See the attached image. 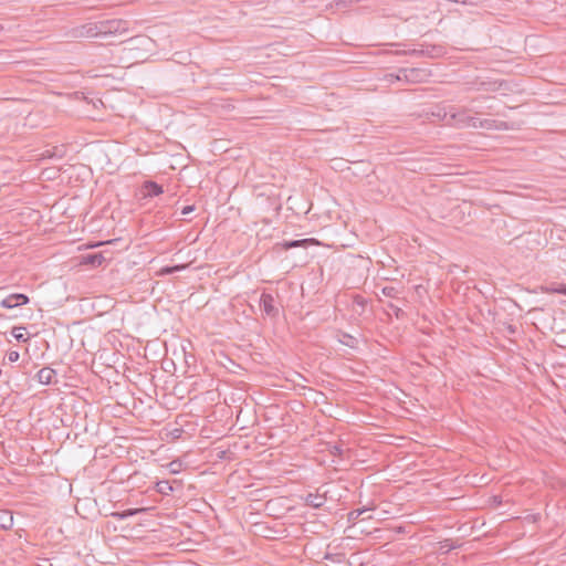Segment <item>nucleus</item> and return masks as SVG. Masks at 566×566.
<instances>
[{"instance_id":"33","label":"nucleus","mask_w":566,"mask_h":566,"mask_svg":"<svg viewBox=\"0 0 566 566\" xmlns=\"http://www.w3.org/2000/svg\"><path fill=\"white\" fill-rule=\"evenodd\" d=\"M418 53H419V54H424V51H423V50H421V51L413 50V51H412V54H418Z\"/></svg>"},{"instance_id":"7","label":"nucleus","mask_w":566,"mask_h":566,"mask_svg":"<svg viewBox=\"0 0 566 566\" xmlns=\"http://www.w3.org/2000/svg\"><path fill=\"white\" fill-rule=\"evenodd\" d=\"M99 21L90 22L75 30L76 36L101 38Z\"/></svg>"},{"instance_id":"37","label":"nucleus","mask_w":566,"mask_h":566,"mask_svg":"<svg viewBox=\"0 0 566 566\" xmlns=\"http://www.w3.org/2000/svg\"><path fill=\"white\" fill-rule=\"evenodd\" d=\"M484 85H485V83H484V82H481L479 90H480V88H482V87H484Z\"/></svg>"},{"instance_id":"31","label":"nucleus","mask_w":566,"mask_h":566,"mask_svg":"<svg viewBox=\"0 0 566 566\" xmlns=\"http://www.w3.org/2000/svg\"><path fill=\"white\" fill-rule=\"evenodd\" d=\"M441 52V48L432 46V51L428 53L430 56L439 55Z\"/></svg>"},{"instance_id":"3","label":"nucleus","mask_w":566,"mask_h":566,"mask_svg":"<svg viewBox=\"0 0 566 566\" xmlns=\"http://www.w3.org/2000/svg\"><path fill=\"white\" fill-rule=\"evenodd\" d=\"M260 307L264 315L271 318H277L280 314V310L276 306L275 297L270 294L263 292L260 297Z\"/></svg>"},{"instance_id":"2","label":"nucleus","mask_w":566,"mask_h":566,"mask_svg":"<svg viewBox=\"0 0 566 566\" xmlns=\"http://www.w3.org/2000/svg\"><path fill=\"white\" fill-rule=\"evenodd\" d=\"M468 113L469 108L467 107L458 109L454 106H448V108H444L442 120L451 126L465 127Z\"/></svg>"},{"instance_id":"13","label":"nucleus","mask_w":566,"mask_h":566,"mask_svg":"<svg viewBox=\"0 0 566 566\" xmlns=\"http://www.w3.org/2000/svg\"><path fill=\"white\" fill-rule=\"evenodd\" d=\"M13 525V515L9 510H0V528L10 530Z\"/></svg>"},{"instance_id":"36","label":"nucleus","mask_w":566,"mask_h":566,"mask_svg":"<svg viewBox=\"0 0 566 566\" xmlns=\"http://www.w3.org/2000/svg\"><path fill=\"white\" fill-rule=\"evenodd\" d=\"M509 331H511L512 333H514V332H515V328H514V327H512V326H510V327H509Z\"/></svg>"},{"instance_id":"27","label":"nucleus","mask_w":566,"mask_h":566,"mask_svg":"<svg viewBox=\"0 0 566 566\" xmlns=\"http://www.w3.org/2000/svg\"><path fill=\"white\" fill-rule=\"evenodd\" d=\"M172 273H174V270H171V266H164L158 272V275H169V274H172Z\"/></svg>"},{"instance_id":"15","label":"nucleus","mask_w":566,"mask_h":566,"mask_svg":"<svg viewBox=\"0 0 566 566\" xmlns=\"http://www.w3.org/2000/svg\"><path fill=\"white\" fill-rule=\"evenodd\" d=\"M155 490L163 495H168L174 492V486L169 481H158L155 484Z\"/></svg>"},{"instance_id":"32","label":"nucleus","mask_w":566,"mask_h":566,"mask_svg":"<svg viewBox=\"0 0 566 566\" xmlns=\"http://www.w3.org/2000/svg\"><path fill=\"white\" fill-rule=\"evenodd\" d=\"M184 269H186L185 264H178V265L171 266V270H174V273L179 272V271H181Z\"/></svg>"},{"instance_id":"14","label":"nucleus","mask_w":566,"mask_h":566,"mask_svg":"<svg viewBox=\"0 0 566 566\" xmlns=\"http://www.w3.org/2000/svg\"><path fill=\"white\" fill-rule=\"evenodd\" d=\"M324 503L325 497L319 494L308 493L305 497V504L314 509L322 507Z\"/></svg>"},{"instance_id":"8","label":"nucleus","mask_w":566,"mask_h":566,"mask_svg":"<svg viewBox=\"0 0 566 566\" xmlns=\"http://www.w3.org/2000/svg\"><path fill=\"white\" fill-rule=\"evenodd\" d=\"M105 256L102 252L87 253L81 256V264L97 268L103 264Z\"/></svg>"},{"instance_id":"34","label":"nucleus","mask_w":566,"mask_h":566,"mask_svg":"<svg viewBox=\"0 0 566 566\" xmlns=\"http://www.w3.org/2000/svg\"><path fill=\"white\" fill-rule=\"evenodd\" d=\"M340 452H342V449L338 447H335V451L333 453L336 454V453H340Z\"/></svg>"},{"instance_id":"19","label":"nucleus","mask_w":566,"mask_h":566,"mask_svg":"<svg viewBox=\"0 0 566 566\" xmlns=\"http://www.w3.org/2000/svg\"><path fill=\"white\" fill-rule=\"evenodd\" d=\"M24 331H25V327L15 326L12 328L11 334L18 342L25 343L28 340V337L24 336V333H23Z\"/></svg>"},{"instance_id":"4","label":"nucleus","mask_w":566,"mask_h":566,"mask_svg":"<svg viewBox=\"0 0 566 566\" xmlns=\"http://www.w3.org/2000/svg\"><path fill=\"white\" fill-rule=\"evenodd\" d=\"M30 302V298L27 294L23 293H13L4 297L0 302V306L3 308H14L21 305H25Z\"/></svg>"},{"instance_id":"39","label":"nucleus","mask_w":566,"mask_h":566,"mask_svg":"<svg viewBox=\"0 0 566 566\" xmlns=\"http://www.w3.org/2000/svg\"><path fill=\"white\" fill-rule=\"evenodd\" d=\"M2 375V369L0 368V376Z\"/></svg>"},{"instance_id":"1","label":"nucleus","mask_w":566,"mask_h":566,"mask_svg":"<svg viewBox=\"0 0 566 566\" xmlns=\"http://www.w3.org/2000/svg\"><path fill=\"white\" fill-rule=\"evenodd\" d=\"M128 21L123 19H112L99 21L101 38L123 34L128 31Z\"/></svg>"},{"instance_id":"35","label":"nucleus","mask_w":566,"mask_h":566,"mask_svg":"<svg viewBox=\"0 0 566 566\" xmlns=\"http://www.w3.org/2000/svg\"><path fill=\"white\" fill-rule=\"evenodd\" d=\"M446 547H448V549L452 548V546H450V545H442V548H446Z\"/></svg>"},{"instance_id":"30","label":"nucleus","mask_w":566,"mask_h":566,"mask_svg":"<svg viewBox=\"0 0 566 566\" xmlns=\"http://www.w3.org/2000/svg\"><path fill=\"white\" fill-rule=\"evenodd\" d=\"M444 108H448V106L438 107V112H437V113H433V115L438 116V117L442 120V116H443V113H444Z\"/></svg>"},{"instance_id":"17","label":"nucleus","mask_w":566,"mask_h":566,"mask_svg":"<svg viewBox=\"0 0 566 566\" xmlns=\"http://www.w3.org/2000/svg\"><path fill=\"white\" fill-rule=\"evenodd\" d=\"M479 125H480V128H486V129H492V128L506 129L507 128V125L504 122H501L497 125L496 122L493 119H482V122H479Z\"/></svg>"},{"instance_id":"10","label":"nucleus","mask_w":566,"mask_h":566,"mask_svg":"<svg viewBox=\"0 0 566 566\" xmlns=\"http://www.w3.org/2000/svg\"><path fill=\"white\" fill-rule=\"evenodd\" d=\"M7 562L22 564L28 560L27 552L22 547L12 548L7 553Z\"/></svg>"},{"instance_id":"5","label":"nucleus","mask_w":566,"mask_h":566,"mask_svg":"<svg viewBox=\"0 0 566 566\" xmlns=\"http://www.w3.org/2000/svg\"><path fill=\"white\" fill-rule=\"evenodd\" d=\"M400 73L405 74V82L407 83H422L428 77V73L423 69H400Z\"/></svg>"},{"instance_id":"9","label":"nucleus","mask_w":566,"mask_h":566,"mask_svg":"<svg viewBox=\"0 0 566 566\" xmlns=\"http://www.w3.org/2000/svg\"><path fill=\"white\" fill-rule=\"evenodd\" d=\"M56 376V371L50 367H43L41 368L36 374V379L42 385H50L52 382H56L54 380Z\"/></svg>"},{"instance_id":"11","label":"nucleus","mask_w":566,"mask_h":566,"mask_svg":"<svg viewBox=\"0 0 566 566\" xmlns=\"http://www.w3.org/2000/svg\"><path fill=\"white\" fill-rule=\"evenodd\" d=\"M538 290L542 293H546V294L566 295V283L563 284V283L552 282V283L538 286Z\"/></svg>"},{"instance_id":"12","label":"nucleus","mask_w":566,"mask_h":566,"mask_svg":"<svg viewBox=\"0 0 566 566\" xmlns=\"http://www.w3.org/2000/svg\"><path fill=\"white\" fill-rule=\"evenodd\" d=\"M337 338H338L339 343H342L343 345H345L349 348L355 349L358 347V339L355 336H353L346 332L338 331Z\"/></svg>"},{"instance_id":"23","label":"nucleus","mask_w":566,"mask_h":566,"mask_svg":"<svg viewBox=\"0 0 566 566\" xmlns=\"http://www.w3.org/2000/svg\"><path fill=\"white\" fill-rule=\"evenodd\" d=\"M353 304L356 306H359L363 312L367 305V300L365 297H363L361 295L356 294L353 296Z\"/></svg>"},{"instance_id":"29","label":"nucleus","mask_w":566,"mask_h":566,"mask_svg":"<svg viewBox=\"0 0 566 566\" xmlns=\"http://www.w3.org/2000/svg\"><path fill=\"white\" fill-rule=\"evenodd\" d=\"M193 210H195V206L193 205L186 206V207L182 208L181 214L182 216H187V214L191 213Z\"/></svg>"},{"instance_id":"21","label":"nucleus","mask_w":566,"mask_h":566,"mask_svg":"<svg viewBox=\"0 0 566 566\" xmlns=\"http://www.w3.org/2000/svg\"><path fill=\"white\" fill-rule=\"evenodd\" d=\"M381 293L387 297L397 298L400 292L395 286H385L381 289Z\"/></svg>"},{"instance_id":"38","label":"nucleus","mask_w":566,"mask_h":566,"mask_svg":"<svg viewBox=\"0 0 566 566\" xmlns=\"http://www.w3.org/2000/svg\"><path fill=\"white\" fill-rule=\"evenodd\" d=\"M2 30H3V27L0 24V31H2Z\"/></svg>"},{"instance_id":"22","label":"nucleus","mask_w":566,"mask_h":566,"mask_svg":"<svg viewBox=\"0 0 566 566\" xmlns=\"http://www.w3.org/2000/svg\"><path fill=\"white\" fill-rule=\"evenodd\" d=\"M386 307L388 310L392 311V313L395 314V316L397 318H402L405 316V312L399 306H397L396 304H394L391 302H388L386 304Z\"/></svg>"},{"instance_id":"25","label":"nucleus","mask_w":566,"mask_h":566,"mask_svg":"<svg viewBox=\"0 0 566 566\" xmlns=\"http://www.w3.org/2000/svg\"><path fill=\"white\" fill-rule=\"evenodd\" d=\"M493 107L491 105L486 107L476 106L474 108H469V112H474L475 114H484V109L491 111Z\"/></svg>"},{"instance_id":"28","label":"nucleus","mask_w":566,"mask_h":566,"mask_svg":"<svg viewBox=\"0 0 566 566\" xmlns=\"http://www.w3.org/2000/svg\"><path fill=\"white\" fill-rule=\"evenodd\" d=\"M390 77V81L392 82V80H396V81H405V74H401L400 71L398 72V74L394 75V74H389L388 75Z\"/></svg>"},{"instance_id":"24","label":"nucleus","mask_w":566,"mask_h":566,"mask_svg":"<svg viewBox=\"0 0 566 566\" xmlns=\"http://www.w3.org/2000/svg\"><path fill=\"white\" fill-rule=\"evenodd\" d=\"M479 122H482V119H480V118H478V117H472V116H469V115H468V119H467V125H465V127H473V128H478V127H480Z\"/></svg>"},{"instance_id":"16","label":"nucleus","mask_w":566,"mask_h":566,"mask_svg":"<svg viewBox=\"0 0 566 566\" xmlns=\"http://www.w3.org/2000/svg\"><path fill=\"white\" fill-rule=\"evenodd\" d=\"M145 509H128L122 512H114L112 513V516L117 520H125L127 517L134 516L140 512H144Z\"/></svg>"},{"instance_id":"6","label":"nucleus","mask_w":566,"mask_h":566,"mask_svg":"<svg viewBox=\"0 0 566 566\" xmlns=\"http://www.w3.org/2000/svg\"><path fill=\"white\" fill-rule=\"evenodd\" d=\"M140 193L144 199L153 198V197H157V196L164 193V188L161 185L157 184L156 181L146 180L143 182V185L140 187Z\"/></svg>"},{"instance_id":"26","label":"nucleus","mask_w":566,"mask_h":566,"mask_svg":"<svg viewBox=\"0 0 566 566\" xmlns=\"http://www.w3.org/2000/svg\"><path fill=\"white\" fill-rule=\"evenodd\" d=\"M19 358H20V354L18 352L11 350V352L8 353L9 361L15 363V361H18Z\"/></svg>"},{"instance_id":"20","label":"nucleus","mask_w":566,"mask_h":566,"mask_svg":"<svg viewBox=\"0 0 566 566\" xmlns=\"http://www.w3.org/2000/svg\"><path fill=\"white\" fill-rule=\"evenodd\" d=\"M306 244H307V240L306 239L292 240V241H285L283 243V248H284V250H290L292 248L305 247Z\"/></svg>"},{"instance_id":"18","label":"nucleus","mask_w":566,"mask_h":566,"mask_svg":"<svg viewBox=\"0 0 566 566\" xmlns=\"http://www.w3.org/2000/svg\"><path fill=\"white\" fill-rule=\"evenodd\" d=\"M369 507H363L358 510H353L347 514V521L349 523H356V521L359 518L360 515H363L365 512L369 511Z\"/></svg>"}]
</instances>
